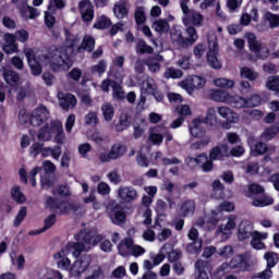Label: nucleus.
Wrapping results in <instances>:
<instances>
[{"instance_id":"obj_36","label":"nucleus","mask_w":279,"mask_h":279,"mask_svg":"<svg viewBox=\"0 0 279 279\" xmlns=\"http://www.w3.org/2000/svg\"><path fill=\"white\" fill-rule=\"evenodd\" d=\"M77 45H80V37L65 31V47L72 49V53H75V47H77Z\"/></svg>"},{"instance_id":"obj_3","label":"nucleus","mask_w":279,"mask_h":279,"mask_svg":"<svg viewBox=\"0 0 279 279\" xmlns=\"http://www.w3.org/2000/svg\"><path fill=\"white\" fill-rule=\"evenodd\" d=\"M82 274H85V279H104L101 267L93 264V256L88 254L78 255L70 266V276L72 278H80Z\"/></svg>"},{"instance_id":"obj_45","label":"nucleus","mask_w":279,"mask_h":279,"mask_svg":"<svg viewBox=\"0 0 279 279\" xmlns=\"http://www.w3.org/2000/svg\"><path fill=\"white\" fill-rule=\"evenodd\" d=\"M113 99H125V92L123 90V86L119 82H112L111 84Z\"/></svg>"},{"instance_id":"obj_14","label":"nucleus","mask_w":279,"mask_h":279,"mask_svg":"<svg viewBox=\"0 0 279 279\" xmlns=\"http://www.w3.org/2000/svg\"><path fill=\"white\" fill-rule=\"evenodd\" d=\"M78 10L81 12L82 20L85 23L93 22L95 19V5L90 0H82L78 2Z\"/></svg>"},{"instance_id":"obj_54","label":"nucleus","mask_w":279,"mask_h":279,"mask_svg":"<svg viewBox=\"0 0 279 279\" xmlns=\"http://www.w3.org/2000/svg\"><path fill=\"white\" fill-rule=\"evenodd\" d=\"M36 140V131L29 130V135H23L21 138L22 149H27L28 145H32V141Z\"/></svg>"},{"instance_id":"obj_4","label":"nucleus","mask_w":279,"mask_h":279,"mask_svg":"<svg viewBox=\"0 0 279 279\" xmlns=\"http://www.w3.org/2000/svg\"><path fill=\"white\" fill-rule=\"evenodd\" d=\"M216 111L229 123H239V114L226 106L218 107L217 109H215V107L208 108L206 117L201 119L202 123H205L211 130H217V126L219 125V119L217 118Z\"/></svg>"},{"instance_id":"obj_26","label":"nucleus","mask_w":279,"mask_h":279,"mask_svg":"<svg viewBox=\"0 0 279 279\" xmlns=\"http://www.w3.org/2000/svg\"><path fill=\"white\" fill-rule=\"evenodd\" d=\"M149 141L153 145H162V141H165V136L162 135V125L150 129Z\"/></svg>"},{"instance_id":"obj_39","label":"nucleus","mask_w":279,"mask_h":279,"mask_svg":"<svg viewBox=\"0 0 279 279\" xmlns=\"http://www.w3.org/2000/svg\"><path fill=\"white\" fill-rule=\"evenodd\" d=\"M271 205H274V198L269 195H263L253 201V206H255L256 208H265Z\"/></svg>"},{"instance_id":"obj_48","label":"nucleus","mask_w":279,"mask_h":279,"mask_svg":"<svg viewBox=\"0 0 279 279\" xmlns=\"http://www.w3.org/2000/svg\"><path fill=\"white\" fill-rule=\"evenodd\" d=\"M66 7L65 0H49L48 10L56 14L57 10H64Z\"/></svg>"},{"instance_id":"obj_19","label":"nucleus","mask_w":279,"mask_h":279,"mask_svg":"<svg viewBox=\"0 0 279 279\" xmlns=\"http://www.w3.org/2000/svg\"><path fill=\"white\" fill-rule=\"evenodd\" d=\"M183 23L185 27H189L190 25L201 27L202 23H204V15L192 10L183 17Z\"/></svg>"},{"instance_id":"obj_25","label":"nucleus","mask_w":279,"mask_h":279,"mask_svg":"<svg viewBox=\"0 0 279 279\" xmlns=\"http://www.w3.org/2000/svg\"><path fill=\"white\" fill-rule=\"evenodd\" d=\"M62 272L58 270H51L49 268H40L37 271L36 279H63Z\"/></svg>"},{"instance_id":"obj_38","label":"nucleus","mask_w":279,"mask_h":279,"mask_svg":"<svg viewBox=\"0 0 279 279\" xmlns=\"http://www.w3.org/2000/svg\"><path fill=\"white\" fill-rule=\"evenodd\" d=\"M252 21L258 22V10L256 8L251 10V14L243 13L240 19L241 25H250Z\"/></svg>"},{"instance_id":"obj_7","label":"nucleus","mask_w":279,"mask_h":279,"mask_svg":"<svg viewBox=\"0 0 279 279\" xmlns=\"http://www.w3.org/2000/svg\"><path fill=\"white\" fill-rule=\"evenodd\" d=\"M46 207L57 213V215H82V207L75 203L58 201L51 197L46 199Z\"/></svg>"},{"instance_id":"obj_58","label":"nucleus","mask_w":279,"mask_h":279,"mask_svg":"<svg viewBox=\"0 0 279 279\" xmlns=\"http://www.w3.org/2000/svg\"><path fill=\"white\" fill-rule=\"evenodd\" d=\"M110 220L112 223H123L125 221V213L123 210H113L112 214H109Z\"/></svg>"},{"instance_id":"obj_59","label":"nucleus","mask_w":279,"mask_h":279,"mask_svg":"<svg viewBox=\"0 0 279 279\" xmlns=\"http://www.w3.org/2000/svg\"><path fill=\"white\" fill-rule=\"evenodd\" d=\"M203 245H204V242L202 240H196L193 243H190L187 245L189 254H199L202 252Z\"/></svg>"},{"instance_id":"obj_12","label":"nucleus","mask_w":279,"mask_h":279,"mask_svg":"<svg viewBox=\"0 0 279 279\" xmlns=\"http://www.w3.org/2000/svg\"><path fill=\"white\" fill-rule=\"evenodd\" d=\"M47 119H49V110H47L45 106H39L31 113L29 123L33 128H38L43 125Z\"/></svg>"},{"instance_id":"obj_23","label":"nucleus","mask_w":279,"mask_h":279,"mask_svg":"<svg viewBox=\"0 0 279 279\" xmlns=\"http://www.w3.org/2000/svg\"><path fill=\"white\" fill-rule=\"evenodd\" d=\"M251 236V246L253 250H265V243H263V241H266L267 236H269L267 232L260 233L258 231H254Z\"/></svg>"},{"instance_id":"obj_20","label":"nucleus","mask_w":279,"mask_h":279,"mask_svg":"<svg viewBox=\"0 0 279 279\" xmlns=\"http://www.w3.org/2000/svg\"><path fill=\"white\" fill-rule=\"evenodd\" d=\"M208 97L211 101H216L217 104H228L230 100L229 92L223 89H209Z\"/></svg>"},{"instance_id":"obj_46","label":"nucleus","mask_w":279,"mask_h":279,"mask_svg":"<svg viewBox=\"0 0 279 279\" xmlns=\"http://www.w3.org/2000/svg\"><path fill=\"white\" fill-rule=\"evenodd\" d=\"M108 76L121 83L125 77V70L123 68H110Z\"/></svg>"},{"instance_id":"obj_8","label":"nucleus","mask_w":279,"mask_h":279,"mask_svg":"<svg viewBox=\"0 0 279 279\" xmlns=\"http://www.w3.org/2000/svg\"><path fill=\"white\" fill-rule=\"evenodd\" d=\"M116 197L121 204H132L138 199V191L133 186L121 185L116 191Z\"/></svg>"},{"instance_id":"obj_13","label":"nucleus","mask_w":279,"mask_h":279,"mask_svg":"<svg viewBox=\"0 0 279 279\" xmlns=\"http://www.w3.org/2000/svg\"><path fill=\"white\" fill-rule=\"evenodd\" d=\"M57 99L60 108L65 111L73 110V108L77 106V98L71 93L59 92L57 94Z\"/></svg>"},{"instance_id":"obj_63","label":"nucleus","mask_w":279,"mask_h":279,"mask_svg":"<svg viewBox=\"0 0 279 279\" xmlns=\"http://www.w3.org/2000/svg\"><path fill=\"white\" fill-rule=\"evenodd\" d=\"M56 183V179L51 178L49 174H44L40 180L41 189H51Z\"/></svg>"},{"instance_id":"obj_57","label":"nucleus","mask_w":279,"mask_h":279,"mask_svg":"<svg viewBox=\"0 0 279 279\" xmlns=\"http://www.w3.org/2000/svg\"><path fill=\"white\" fill-rule=\"evenodd\" d=\"M182 75H184V73H182V70H178L174 68H169L166 70L165 72V77L167 80H180V77H182Z\"/></svg>"},{"instance_id":"obj_15","label":"nucleus","mask_w":279,"mask_h":279,"mask_svg":"<svg viewBox=\"0 0 279 279\" xmlns=\"http://www.w3.org/2000/svg\"><path fill=\"white\" fill-rule=\"evenodd\" d=\"M185 162L189 167H195V165H201L203 171L208 173L213 169V161L208 159V155H199L197 158L187 157Z\"/></svg>"},{"instance_id":"obj_53","label":"nucleus","mask_w":279,"mask_h":279,"mask_svg":"<svg viewBox=\"0 0 279 279\" xmlns=\"http://www.w3.org/2000/svg\"><path fill=\"white\" fill-rule=\"evenodd\" d=\"M265 260L267 262L268 269H272V267H276L278 265L279 257L274 252H268L264 255Z\"/></svg>"},{"instance_id":"obj_2","label":"nucleus","mask_w":279,"mask_h":279,"mask_svg":"<svg viewBox=\"0 0 279 279\" xmlns=\"http://www.w3.org/2000/svg\"><path fill=\"white\" fill-rule=\"evenodd\" d=\"M75 239L77 242L68 243L63 250L53 255L58 269L70 272L72 264L71 259L69 258V254H72L74 258H77L82 252L90 251L89 245H95L101 238L97 236L95 240H93L86 238V233H78L75 235Z\"/></svg>"},{"instance_id":"obj_42","label":"nucleus","mask_w":279,"mask_h":279,"mask_svg":"<svg viewBox=\"0 0 279 279\" xmlns=\"http://www.w3.org/2000/svg\"><path fill=\"white\" fill-rule=\"evenodd\" d=\"M169 28L170 26L167 20H157L153 23V29L157 32V34H167Z\"/></svg>"},{"instance_id":"obj_50","label":"nucleus","mask_w":279,"mask_h":279,"mask_svg":"<svg viewBox=\"0 0 279 279\" xmlns=\"http://www.w3.org/2000/svg\"><path fill=\"white\" fill-rule=\"evenodd\" d=\"M186 34L189 36V38H186L184 40L185 45H195V43H197V29H195V27L193 26H187L186 28Z\"/></svg>"},{"instance_id":"obj_24","label":"nucleus","mask_w":279,"mask_h":279,"mask_svg":"<svg viewBox=\"0 0 279 279\" xmlns=\"http://www.w3.org/2000/svg\"><path fill=\"white\" fill-rule=\"evenodd\" d=\"M202 119H195L190 126V134L194 138H204L206 135V129L202 126Z\"/></svg>"},{"instance_id":"obj_51","label":"nucleus","mask_w":279,"mask_h":279,"mask_svg":"<svg viewBox=\"0 0 279 279\" xmlns=\"http://www.w3.org/2000/svg\"><path fill=\"white\" fill-rule=\"evenodd\" d=\"M266 88H268V90H274L276 93V96L278 97L279 76H269L267 78Z\"/></svg>"},{"instance_id":"obj_64","label":"nucleus","mask_w":279,"mask_h":279,"mask_svg":"<svg viewBox=\"0 0 279 279\" xmlns=\"http://www.w3.org/2000/svg\"><path fill=\"white\" fill-rule=\"evenodd\" d=\"M92 141L96 143V145H108V136L101 134V133H94L92 135Z\"/></svg>"},{"instance_id":"obj_56","label":"nucleus","mask_w":279,"mask_h":279,"mask_svg":"<svg viewBox=\"0 0 279 279\" xmlns=\"http://www.w3.org/2000/svg\"><path fill=\"white\" fill-rule=\"evenodd\" d=\"M160 62H162V57L157 56L156 59H150L146 64L151 73H158L160 71Z\"/></svg>"},{"instance_id":"obj_30","label":"nucleus","mask_w":279,"mask_h":279,"mask_svg":"<svg viewBox=\"0 0 279 279\" xmlns=\"http://www.w3.org/2000/svg\"><path fill=\"white\" fill-rule=\"evenodd\" d=\"M20 16L22 19H25L26 21L28 19H31V21H34V19H38V16H40V10H38L32 5H26L21 9Z\"/></svg>"},{"instance_id":"obj_6","label":"nucleus","mask_w":279,"mask_h":279,"mask_svg":"<svg viewBox=\"0 0 279 279\" xmlns=\"http://www.w3.org/2000/svg\"><path fill=\"white\" fill-rule=\"evenodd\" d=\"M232 213L234 210V204L230 202H222L216 210H211L207 214L204 220H198L197 226H204L207 230H213L219 223V213Z\"/></svg>"},{"instance_id":"obj_40","label":"nucleus","mask_w":279,"mask_h":279,"mask_svg":"<svg viewBox=\"0 0 279 279\" xmlns=\"http://www.w3.org/2000/svg\"><path fill=\"white\" fill-rule=\"evenodd\" d=\"M132 125V120L130 119L128 113H121L119 123L116 125L117 132H124Z\"/></svg>"},{"instance_id":"obj_55","label":"nucleus","mask_w":279,"mask_h":279,"mask_svg":"<svg viewBox=\"0 0 279 279\" xmlns=\"http://www.w3.org/2000/svg\"><path fill=\"white\" fill-rule=\"evenodd\" d=\"M181 210L184 217H189V215H193L195 213V201L184 202L181 207Z\"/></svg>"},{"instance_id":"obj_37","label":"nucleus","mask_w":279,"mask_h":279,"mask_svg":"<svg viewBox=\"0 0 279 279\" xmlns=\"http://www.w3.org/2000/svg\"><path fill=\"white\" fill-rule=\"evenodd\" d=\"M111 157L113 160H118V158H122V156H125L128 151V146L123 144H114L111 149Z\"/></svg>"},{"instance_id":"obj_32","label":"nucleus","mask_w":279,"mask_h":279,"mask_svg":"<svg viewBox=\"0 0 279 279\" xmlns=\"http://www.w3.org/2000/svg\"><path fill=\"white\" fill-rule=\"evenodd\" d=\"M229 106H232L233 108H238V109H241V108H248V105H247V99L239 96V95H234L232 96L230 94L229 96V100L228 102Z\"/></svg>"},{"instance_id":"obj_1","label":"nucleus","mask_w":279,"mask_h":279,"mask_svg":"<svg viewBox=\"0 0 279 279\" xmlns=\"http://www.w3.org/2000/svg\"><path fill=\"white\" fill-rule=\"evenodd\" d=\"M24 54L32 75L35 76L43 74V66H48L53 73H64V71H69L73 66V61L64 47L52 49L46 53H36L32 48H25Z\"/></svg>"},{"instance_id":"obj_60","label":"nucleus","mask_w":279,"mask_h":279,"mask_svg":"<svg viewBox=\"0 0 279 279\" xmlns=\"http://www.w3.org/2000/svg\"><path fill=\"white\" fill-rule=\"evenodd\" d=\"M276 134H279V126H272L270 129H266L262 134V141H271Z\"/></svg>"},{"instance_id":"obj_44","label":"nucleus","mask_w":279,"mask_h":279,"mask_svg":"<svg viewBox=\"0 0 279 279\" xmlns=\"http://www.w3.org/2000/svg\"><path fill=\"white\" fill-rule=\"evenodd\" d=\"M240 75L241 77H244V80H250V82H254L255 80H258V72L247 66L241 68Z\"/></svg>"},{"instance_id":"obj_47","label":"nucleus","mask_w":279,"mask_h":279,"mask_svg":"<svg viewBox=\"0 0 279 279\" xmlns=\"http://www.w3.org/2000/svg\"><path fill=\"white\" fill-rule=\"evenodd\" d=\"M3 77L7 84H10V86H14L19 83V74L14 71L5 70L3 72Z\"/></svg>"},{"instance_id":"obj_41","label":"nucleus","mask_w":279,"mask_h":279,"mask_svg":"<svg viewBox=\"0 0 279 279\" xmlns=\"http://www.w3.org/2000/svg\"><path fill=\"white\" fill-rule=\"evenodd\" d=\"M167 247H169V245L163 244L161 246V248L159 250L158 254H154V253L150 254V260L154 262L155 267H158V265H160V263H162L165 260V256L167 254V251H166Z\"/></svg>"},{"instance_id":"obj_16","label":"nucleus","mask_w":279,"mask_h":279,"mask_svg":"<svg viewBox=\"0 0 279 279\" xmlns=\"http://www.w3.org/2000/svg\"><path fill=\"white\" fill-rule=\"evenodd\" d=\"M217 53L219 49L217 48V40L209 39V50L207 52V61L211 69H221V62L217 59Z\"/></svg>"},{"instance_id":"obj_10","label":"nucleus","mask_w":279,"mask_h":279,"mask_svg":"<svg viewBox=\"0 0 279 279\" xmlns=\"http://www.w3.org/2000/svg\"><path fill=\"white\" fill-rule=\"evenodd\" d=\"M246 40L248 43L251 51L256 53L257 57L262 58V60H265V58H269V50L266 46H262L260 41L256 40V35H254L253 33H247Z\"/></svg>"},{"instance_id":"obj_18","label":"nucleus","mask_w":279,"mask_h":279,"mask_svg":"<svg viewBox=\"0 0 279 279\" xmlns=\"http://www.w3.org/2000/svg\"><path fill=\"white\" fill-rule=\"evenodd\" d=\"M228 157H230V146L228 144L218 145L209 153V160L211 161L223 160Z\"/></svg>"},{"instance_id":"obj_22","label":"nucleus","mask_w":279,"mask_h":279,"mask_svg":"<svg viewBox=\"0 0 279 279\" xmlns=\"http://www.w3.org/2000/svg\"><path fill=\"white\" fill-rule=\"evenodd\" d=\"M252 230H254V226L248 220H242L238 229L239 241H245V239H250V236H252Z\"/></svg>"},{"instance_id":"obj_52","label":"nucleus","mask_w":279,"mask_h":279,"mask_svg":"<svg viewBox=\"0 0 279 279\" xmlns=\"http://www.w3.org/2000/svg\"><path fill=\"white\" fill-rule=\"evenodd\" d=\"M113 14L117 19H125L128 16V9L124 2L117 3L113 8Z\"/></svg>"},{"instance_id":"obj_21","label":"nucleus","mask_w":279,"mask_h":279,"mask_svg":"<svg viewBox=\"0 0 279 279\" xmlns=\"http://www.w3.org/2000/svg\"><path fill=\"white\" fill-rule=\"evenodd\" d=\"M52 138L58 145H64L66 135L64 134V128L60 121H52Z\"/></svg>"},{"instance_id":"obj_27","label":"nucleus","mask_w":279,"mask_h":279,"mask_svg":"<svg viewBox=\"0 0 279 279\" xmlns=\"http://www.w3.org/2000/svg\"><path fill=\"white\" fill-rule=\"evenodd\" d=\"M195 279H208V262L199 259L195 263Z\"/></svg>"},{"instance_id":"obj_33","label":"nucleus","mask_w":279,"mask_h":279,"mask_svg":"<svg viewBox=\"0 0 279 279\" xmlns=\"http://www.w3.org/2000/svg\"><path fill=\"white\" fill-rule=\"evenodd\" d=\"M95 49V38L93 36L86 35L83 38L82 45L77 46L76 51L82 52V51H93Z\"/></svg>"},{"instance_id":"obj_17","label":"nucleus","mask_w":279,"mask_h":279,"mask_svg":"<svg viewBox=\"0 0 279 279\" xmlns=\"http://www.w3.org/2000/svg\"><path fill=\"white\" fill-rule=\"evenodd\" d=\"M236 228V215H230L227 218L226 225H220L218 228V234L222 235L223 241L230 239V234H232V230Z\"/></svg>"},{"instance_id":"obj_62","label":"nucleus","mask_w":279,"mask_h":279,"mask_svg":"<svg viewBox=\"0 0 279 279\" xmlns=\"http://www.w3.org/2000/svg\"><path fill=\"white\" fill-rule=\"evenodd\" d=\"M218 256L221 258H232L234 255V250L232 246L228 245L217 251Z\"/></svg>"},{"instance_id":"obj_43","label":"nucleus","mask_w":279,"mask_h":279,"mask_svg":"<svg viewBox=\"0 0 279 279\" xmlns=\"http://www.w3.org/2000/svg\"><path fill=\"white\" fill-rule=\"evenodd\" d=\"M11 197L16 202L17 204H25L26 197L25 194H23V191H21V187L19 185H14L11 189Z\"/></svg>"},{"instance_id":"obj_34","label":"nucleus","mask_w":279,"mask_h":279,"mask_svg":"<svg viewBox=\"0 0 279 279\" xmlns=\"http://www.w3.org/2000/svg\"><path fill=\"white\" fill-rule=\"evenodd\" d=\"M213 84L216 86V88H226L227 90H230L233 86H235L236 82L226 77H218L213 81Z\"/></svg>"},{"instance_id":"obj_31","label":"nucleus","mask_w":279,"mask_h":279,"mask_svg":"<svg viewBox=\"0 0 279 279\" xmlns=\"http://www.w3.org/2000/svg\"><path fill=\"white\" fill-rule=\"evenodd\" d=\"M211 197L214 199H223L225 194L223 191H226V186H223V183H221L220 180L216 179L213 183H211Z\"/></svg>"},{"instance_id":"obj_61","label":"nucleus","mask_w":279,"mask_h":279,"mask_svg":"<svg viewBox=\"0 0 279 279\" xmlns=\"http://www.w3.org/2000/svg\"><path fill=\"white\" fill-rule=\"evenodd\" d=\"M267 151V145L263 142H258L254 147L251 148L252 156H263Z\"/></svg>"},{"instance_id":"obj_28","label":"nucleus","mask_w":279,"mask_h":279,"mask_svg":"<svg viewBox=\"0 0 279 279\" xmlns=\"http://www.w3.org/2000/svg\"><path fill=\"white\" fill-rule=\"evenodd\" d=\"M134 245V240L130 238L123 239L119 244H118V252L120 256H130L132 252V246Z\"/></svg>"},{"instance_id":"obj_35","label":"nucleus","mask_w":279,"mask_h":279,"mask_svg":"<svg viewBox=\"0 0 279 279\" xmlns=\"http://www.w3.org/2000/svg\"><path fill=\"white\" fill-rule=\"evenodd\" d=\"M101 113H102L104 120L107 123H110V121L114 119V106H112V104L110 102H105L101 106Z\"/></svg>"},{"instance_id":"obj_29","label":"nucleus","mask_w":279,"mask_h":279,"mask_svg":"<svg viewBox=\"0 0 279 279\" xmlns=\"http://www.w3.org/2000/svg\"><path fill=\"white\" fill-rule=\"evenodd\" d=\"M38 141L47 143L53 138V122L41 128L37 134Z\"/></svg>"},{"instance_id":"obj_9","label":"nucleus","mask_w":279,"mask_h":279,"mask_svg":"<svg viewBox=\"0 0 279 279\" xmlns=\"http://www.w3.org/2000/svg\"><path fill=\"white\" fill-rule=\"evenodd\" d=\"M82 233L86 234V239H93V241H95V239L97 236L100 238L99 240L96 241L95 244H88L89 250H90V247L97 245V243H100V250L102 252H112V242H110V240H105L104 235L97 233V230L85 229V230L80 231L78 234H82Z\"/></svg>"},{"instance_id":"obj_5","label":"nucleus","mask_w":279,"mask_h":279,"mask_svg":"<svg viewBox=\"0 0 279 279\" xmlns=\"http://www.w3.org/2000/svg\"><path fill=\"white\" fill-rule=\"evenodd\" d=\"M141 88V97L138 100V106H145L147 101V96L151 95L156 101L160 102L165 97L162 96V93L158 89V84L156 81L149 76L144 78L140 85Z\"/></svg>"},{"instance_id":"obj_49","label":"nucleus","mask_w":279,"mask_h":279,"mask_svg":"<svg viewBox=\"0 0 279 279\" xmlns=\"http://www.w3.org/2000/svg\"><path fill=\"white\" fill-rule=\"evenodd\" d=\"M110 25H112V22L110 21V19H108L105 15L99 16L95 24H94V28L95 29H107V27H110Z\"/></svg>"},{"instance_id":"obj_11","label":"nucleus","mask_w":279,"mask_h":279,"mask_svg":"<svg viewBox=\"0 0 279 279\" xmlns=\"http://www.w3.org/2000/svg\"><path fill=\"white\" fill-rule=\"evenodd\" d=\"M181 88H184L187 93H193V90H199L206 86V80L202 76L194 75L180 83Z\"/></svg>"}]
</instances>
